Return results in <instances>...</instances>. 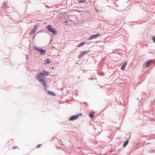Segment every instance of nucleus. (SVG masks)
I'll use <instances>...</instances> for the list:
<instances>
[{
    "label": "nucleus",
    "mask_w": 155,
    "mask_h": 155,
    "mask_svg": "<svg viewBox=\"0 0 155 155\" xmlns=\"http://www.w3.org/2000/svg\"><path fill=\"white\" fill-rule=\"evenodd\" d=\"M127 62L125 61L124 62V64L122 66L121 68V69L122 70H124L125 69V66L127 64Z\"/></svg>",
    "instance_id": "nucleus-9"
},
{
    "label": "nucleus",
    "mask_w": 155,
    "mask_h": 155,
    "mask_svg": "<svg viewBox=\"0 0 155 155\" xmlns=\"http://www.w3.org/2000/svg\"><path fill=\"white\" fill-rule=\"evenodd\" d=\"M86 0H79L78 3H83L85 2Z\"/></svg>",
    "instance_id": "nucleus-14"
},
{
    "label": "nucleus",
    "mask_w": 155,
    "mask_h": 155,
    "mask_svg": "<svg viewBox=\"0 0 155 155\" xmlns=\"http://www.w3.org/2000/svg\"><path fill=\"white\" fill-rule=\"evenodd\" d=\"M41 144H38L36 147L37 148H39V147H40L41 146Z\"/></svg>",
    "instance_id": "nucleus-17"
},
{
    "label": "nucleus",
    "mask_w": 155,
    "mask_h": 155,
    "mask_svg": "<svg viewBox=\"0 0 155 155\" xmlns=\"http://www.w3.org/2000/svg\"><path fill=\"white\" fill-rule=\"evenodd\" d=\"M37 29V28L36 27H34L32 29L31 32L30 33V35H32L34 34L36 31Z\"/></svg>",
    "instance_id": "nucleus-8"
},
{
    "label": "nucleus",
    "mask_w": 155,
    "mask_h": 155,
    "mask_svg": "<svg viewBox=\"0 0 155 155\" xmlns=\"http://www.w3.org/2000/svg\"><path fill=\"white\" fill-rule=\"evenodd\" d=\"M84 55V54L82 53L79 55V58H80L82 57Z\"/></svg>",
    "instance_id": "nucleus-16"
},
{
    "label": "nucleus",
    "mask_w": 155,
    "mask_h": 155,
    "mask_svg": "<svg viewBox=\"0 0 155 155\" xmlns=\"http://www.w3.org/2000/svg\"><path fill=\"white\" fill-rule=\"evenodd\" d=\"M51 60L49 59H47L45 61V64H48L50 62Z\"/></svg>",
    "instance_id": "nucleus-11"
},
{
    "label": "nucleus",
    "mask_w": 155,
    "mask_h": 155,
    "mask_svg": "<svg viewBox=\"0 0 155 155\" xmlns=\"http://www.w3.org/2000/svg\"><path fill=\"white\" fill-rule=\"evenodd\" d=\"M152 40H153V42L155 43V37H153L152 38Z\"/></svg>",
    "instance_id": "nucleus-18"
},
{
    "label": "nucleus",
    "mask_w": 155,
    "mask_h": 155,
    "mask_svg": "<svg viewBox=\"0 0 155 155\" xmlns=\"http://www.w3.org/2000/svg\"><path fill=\"white\" fill-rule=\"evenodd\" d=\"M94 113H93L91 114H89V116L90 117H93V116H94Z\"/></svg>",
    "instance_id": "nucleus-15"
},
{
    "label": "nucleus",
    "mask_w": 155,
    "mask_h": 155,
    "mask_svg": "<svg viewBox=\"0 0 155 155\" xmlns=\"http://www.w3.org/2000/svg\"><path fill=\"white\" fill-rule=\"evenodd\" d=\"M100 36V34L98 33L96 35H92L91 36V37H89L88 38V39L89 40H91L92 39H95L97 38L98 37Z\"/></svg>",
    "instance_id": "nucleus-5"
},
{
    "label": "nucleus",
    "mask_w": 155,
    "mask_h": 155,
    "mask_svg": "<svg viewBox=\"0 0 155 155\" xmlns=\"http://www.w3.org/2000/svg\"><path fill=\"white\" fill-rule=\"evenodd\" d=\"M47 93L50 95H52V96H55V94L53 92H52V91H48L47 92Z\"/></svg>",
    "instance_id": "nucleus-10"
},
{
    "label": "nucleus",
    "mask_w": 155,
    "mask_h": 155,
    "mask_svg": "<svg viewBox=\"0 0 155 155\" xmlns=\"http://www.w3.org/2000/svg\"><path fill=\"white\" fill-rule=\"evenodd\" d=\"M5 4H6V3H4V6H5Z\"/></svg>",
    "instance_id": "nucleus-21"
},
{
    "label": "nucleus",
    "mask_w": 155,
    "mask_h": 155,
    "mask_svg": "<svg viewBox=\"0 0 155 155\" xmlns=\"http://www.w3.org/2000/svg\"><path fill=\"white\" fill-rule=\"evenodd\" d=\"M79 115H76L72 116L69 119V120L72 121L77 119L79 117Z\"/></svg>",
    "instance_id": "nucleus-6"
},
{
    "label": "nucleus",
    "mask_w": 155,
    "mask_h": 155,
    "mask_svg": "<svg viewBox=\"0 0 155 155\" xmlns=\"http://www.w3.org/2000/svg\"><path fill=\"white\" fill-rule=\"evenodd\" d=\"M37 79L40 82H42V84L43 85L45 86H46V82L44 81L43 78H40L38 77Z\"/></svg>",
    "instance_id": "nucleus-4"
},
{
    "label": "nucleus",
    "mask_w": 155,
    "mask_h": 155,
    "mask_svg": "<svg viewBox=\"0 0 155 155\" xmlns=\"http://www.w3.org/2000/svg\"><path fill=\"white\" fill-rule=\"evenodd\" d=\"M128 142L129 140H127L125 142L123 145V146L124 147H125L127 146V145L128 143Z\"/></svg>",
    "instance_id": "nucleus-12"
},
{
    "label": "nucleus",
    "mask_w": 155,
    "mask_h": 155,
    "mask_svg": "<svg viewBox=\"0 0 155 155\" xmlns=\"http://www.w3.org/2000/svg\"><path fill=\"white\" fill-rule=\"evenodd\" d=\"M46 28L49 31L51 32L54 34L56 33L55 31L51 27V25H49L47 26Z\"/></svg>",
    "instance_id": "nucleus-3"
},
{
    "label": "nucleus",
    "mask_w": 155,
    "mask_h": 155,
    "mask_svg": "<svg viewBox=\"0 0 155 155\" xmlns=\"http://www.w3.org/2000/svg\"><path fill=\"white\" fill-rule=\"evenodd\" d=\"M48 74V72L47 71H43L40 72L39 74L37 75V78L39 77L41 78V77L43 76L47 75Z\"/></svg>",
    "instance_id": "nucleus-1"
},
{
    "label": "nucleus",
    "mask_w": 155,
    "mask_h": 155,
    "mask_svg": "<svg viewBox=\"0 0 155 155\" xmlns=\"http://www.w3.org/2000/svg\"><path fill=\"white\" fill-rule=\"evenodd\" d=\"M151 60H149L146 61L144 64V67H148L152 62Z\"/></svg>",
    "instance_id": "nucleus-7"
},
{
    "label": "nucleus",
    "mask_w": 155,
    "mask_h": 155,
    "mask_svg": "<svg viewBox=\"0 0 155 155\" xmlns=\"http://www.w3.org/2000/svg\"><path fill=\"white\" fill-rule=\"evenodd\" d=\"M17 147H13V148L14 149H15V148H17Z\"/></svg>",
    "instance_id": "nucleus-20"
},
{
    "label": "nucleus",
    "mask_w": 155,
    "mask_h": 155,
    "mask_svg": "<svg viewBox=\"0 0 155 155\" xmlns=\"http://www.w3.org/2000/svg\"><path fill=\"white\" fill-rule=\"evenodd\" d=\"M87 52L86 51H84L82 53L84 54H85L87 53Z\"/></svg>",
    "instance_id": "nucleus-19"
},
{
    "label": "nucleus",
    "mask_w": 155,
    "mask_h": 155,
    "mask_svg": "<svg viewBox=\"0 0 155 155\" xmlns=\"http://www.w3.org/2000/svg\"><path fill=\"white\" fill-rule=\"evenodd\" d=\"M84 44H85V43L84 42H81V43L79 44H78V45H77V47H80L82 45H84Z\"/></svg>",
    "instance_id": "nucleus-13"
},
{
    "label": "nucleus",
    "mask_w": 155,
    "mask_h": 155,
    "mask_svg": "<svg viewBox=\"0 0 155 155\" xmlns=\"http://www.w3.org/2000/svg\"><path fill=\"white\" fill-rule=\"evenodd\" d=\"M35 50L39 52L40 53L41 55H44L46 53V51L42 48H39L37 47H35Z\"/></svg>",
    "instance_id": "nucleus-2"
}]
</instances>
